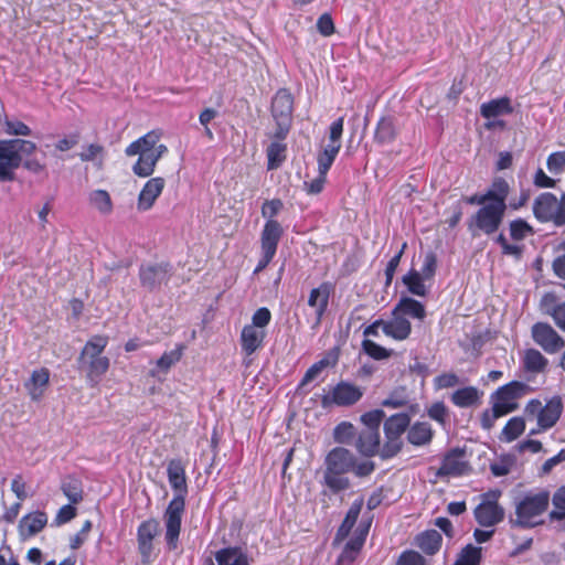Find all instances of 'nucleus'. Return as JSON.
Segmentation results:
<instances>
[{
	"label": "nucleus",
	"instance_id": "obj_5",
	"mask_svg": "<svg viewBox=\"0 0 565 565\" xmlns=\"http://www.w3.org/2000/svg\"><path fill=\"white\" fill-rule=\"evenodd\" d=\"M324 483L333 492L347 490L350 480L344 475L352 470L354 456L345 448L335 447L330 450L324 460Z\"/></svg>",
	"mask_w": 565,
	"mask_h": 565
},
{
	"label": "nucleus",
	"instance_id": "obj_15",
	"mask_svg": "<svg viewBox=\"0 0 565 565\" xmlns=\"http://www.w3.org/2000/svg\"><path fill=\"white\" fill-rule=\"evenodd\" d=\"M532 339L548 354L557 353L564 347L563 338L548 323L532 326Z\"/></svg>",
	"mask_w": 565,
	"mask_h": 565
},
{
	"label": "nucleus",
	"instance_id": "obj_64",
	"mask_svg": "<svg viewBox=\"0 0 565 565\" xmlns=\"http://www.w3.org/2000/svg\"><path fill=\"white\" fill-rule=\"evenodd\" d=\"M565 461V449H561L559 452L543 462L540 468V476L548 475L558 463Z\"/></svg>",
	"mask_w": 565,
	"mask_h": 565
},
{
	"label": "nucleus",
	"instance_id": "obj_13",
	"mask_svg": "<svg viewBox=\"0 0 565 565\" xmlns=\"http://www.w3.org/2000/svg\"><path fill=\"white\" fill-rule=\"evenodd\" d=\"M486 497L492 495V500H483L481 503H479L475 511V519L476 521L484 527H491L495 524L500 523L504 519V510L503 508L497 502L500 492L495 491L492 493L484 494Z\"/></svg>",
	"mask_w": 565,
	"mask_h": 565
},
{
	"label": "nucleus",
	"instance_id": "obj_35",
	"mask_svg": "<svg viewBox=\"0 0 565 565\" xmlns=\"http://www.w3.org/2000/svg\"><path fill=\"white\" fill-rule=\"evenodd\" d=\"M411 416L407 413H398L390 416L384 423V434L401 437L409 428Z\"/></svg>",
	"mask_w": 565,
	"mask_h": 565
},
{
	"label": "nucleus",
	"instance_id": "obj_7",
	"mask_svg": "<svg viewBox=\"0 0 565 565\" xmlns=\"http://www.w3.org/2000/svg\"><path fill=\"white\" fill-rule=\"evenodd\" d=\"M533 212L537 220L565 225V193L558 200L552 193H542L535 199Z\"/></svg>",
	"mask_w": 565,
	"mask_h": 565
},
{
	"label": "nucleus",
	"instance_id": "obj_10",
	"mask_svg": "<svg viewBox=\"0 0 565 565\" xmlns=\"http://www.w3.org/2000/svg\"><path fill=\"white\" fill-rule=\"evenodd\" d=\"M172 276V266L169 262L141 264L138 270L140 285L152 292L168 285Z\"/></svg>",
	"mask_w": 565,
	"mask_h": 565
},
{
	"label": "nucleus",
	"instance_id": "obj_3",
	"mask_svg": "<svg viewBox=\"0 0 565 565\" xmlns=\"http://www.w3.org/2000/svg\"><path fill=\"white\" fill-rule=\"evenodd\" d=\"M161 137L162 131L154 129L127 146L126 156H139L132 166L135 175L148 178L153 174L158 161L168 152V147L160 142Z\"/></svg>",
	"mask_w": 565,
	"mask_h": 565
},
{
	"label": "nucleus",
	"instance_id": "obj_45",
	"mask_svg": "<svg viewBox=\"0 0 565 565\" xmlns=\"http://www.w3.org/2000/svg\"><path fill=\"white\" fill-rule=\"evenodd\" d=\"M340 149L334 146H326L317 156L318 173L328 174Z\"/></svg>",
	"mask_w": 565,
	"mask_h": 565
},
{
	"label": "nucleus",
	"instance_id": "obj_43",
	"mask_svg": "<svg viewBox=\"0 0 565 565\" xmlns=\"http://www.w3.org/2000/svg\"><path fill=\"white\" fill-rule=\"evenodd\" d=\"M524 429H525L524 419L522 417H512L504 425V427L501 431V439L504 441H508V443L513 441L519 436L522 435Z\"/></svg>",
	"mask_w": 565,
	"mask_h": 565
},
{
	"label": "nucleus",
	"instance_id": "obj_24",
	"mask_svg": "<svg viewBox=\"0 0 565 565\" xmlns=\"http://www.w3.org/2000/svg\"><path fill=\"white\" fill-rule=\"evenodd\" d=\"M358 451L365 457H373L380 451V431L361 429L355 440Z\"/></svg>",
	"mask_w": 565,
	"mask_h": 565
},
{
	"label": "nucleus",
	"instance_id": "obj_32",
	"mask_svg": "<svg viewBox=\"0 0 565 565\" xmlns=\"http://www.w3.org/2000/svg\"><path fill=\"white\" fill-rule=\"evenodd\" d=\"M511 113V100L508 97L491 99L488 103H483L480 107V114L486 119L509 115Z\"/></svg>",
	"mask_w": 565,
	"mask_h": 565
},
{
	"label": "nucleus",
	"instance_id": "obj_34",
	"mask_svg": "<svg viewBox=\"0 0 565 565\" xmlns=\"http://www.w3.org/2000/svg\"><path fill=\"white\" fill-rule=\"evenodd\" d=\"M523 391V384L513 381L499 387L492 395L491 401H498L510 405H518L516 399Z\"/></svg>",
	"mask_w": 565,
	"mask_h": 565
},
{
	"label": "nucleus",
	"instance_id": "obj_62",
	"mask_svg": "<svg viewBox=\"0 0 565 565\" xmlns=\"http://www.w3.org/2000/svg\"><path fill=\"white\" fill-rule=\"evenodd\" d=\"M530 232V224L523 220H515L510 224V234L511 237L515 241H520L524 238Z\"/></svg>",
	"mask_w": 565,
	"mask_h": 565
},
{
	"label": "nucleus",
	"instance_id": "obj_48",
	"mask_svg": "<svg viewBox=\"0 0 565 565\" xmlns=\"http://www.w3.org/2000/svg\"><path fill=\"white\" fill-rule=\"evenodd\" d=\"M403 446V441L401 437L385 435V443L383 446H380L379 455L383 459H390L396 456Z\"/></svg>",
	"mask_w": 565,
	"mask_h": 565
},
{
	"label": "nucleus",
	"instance_id": "obj_44",
	"mask_svg": "<svg viewBox=\"0 0 565 565\" xmlns=\"http://www.w3.org/2000/svg\"><path fill=\"white\" fill-rule=\"evenodd\" d=\"M482 548L472 544L466 545L458 555L456 565H480Z\"/></svg>",
	"mask_w": 565,
	"mask_h": 565
},
{
	"label": "nucleus",
	"instance_id": "obj_37",
	"mask_svg": "<svg viewBox=\"0 0 565 565\" xmlns=\"http://www.w3.org/2000/svg\"><path fill=\"white\" fill-rule=\"evenodd\" d=\"M422 274L412 268L406 275L403 276L402 281L406 286L407 290L418 297H426L428 295V288L426 287Z\"/></svg>",
	"mask_w": 565,
	"mask_h": 565
},
{
	"label": "nucleus",
	"instance_id": "obj_14",
	"mask_svg": "<svg viewBox=\"0 0 565 565\" xmlns=\"http://www.w3.org/2000/svg\"><path fill=\"white\" fill-rule=\"evenodd\" d=\"M505 207L495 205L493 203H487L480 207L473 216L476 227L483 233L490 235L498 231L500 227Z\"/></svg>",
	"mask_w": 565,
	"mask_h": 565
},
{
	"label": "nucleus",
	"instance_id": "obj_53",
	"mask_svg": "<svg viewBox=\"0 0 565 565\" xmlns=\"http://www.w3.org/2000/svg\"><path fill=\"white\" fill-rule=\"evenodd\" d=\"M546 166L552 174H561L565 170V151H556L548 156Z\"/></svg>",
	"mask_w": 565,
	"mask_h": 565
},
{
	"label": "nucleus",
	"instance_id": "obj_4",
	"mask_svg": "<svg viewBox=\"0 0 565 565\" xmlns=\"http://www.w3.org/2000/svg\"><path fill=\"white\" fill-rule=\"evenodd\" d=\"M109 338L106 334L92 335L77 358L78 369L84 372L89 387H96L110 367V359L104 354Z\"/></svg>",
	"mask_w": 565,
	"mask_h": 565
},
{
	"label": "nucleus",
	"instance_id": "obj_40",
	"mask_svg": "<svg viewBox=\"0 0 565 565\" xmlns=\"http://www.w3.org/2000/svg\"><path fill=\"white\" fill-rule=\"evenodd\" d=\"M89 203L102 214L108 215L114 210L110 194L106 190H94L88 196Z\"/></svg>",
	"mask_w": 565,
	"mask_h": 565
},
{
	"label": "nucleus",
	"instance_id": "obj_41",
	"mask_svg": "<svg viewBox=\"0 0 565 565\" xmlns=\"http://www.w3.org/2000/svg\"><path fill=\"white\" fill-rule=\"evenodd\" d=\"M509 193V184L503 178H497L493 180L491 188L487 191V195H490L489 203L495 205L501 204L502 207L507 209L505 199Z\"/></svg>",
	"mask_w": 565,
	"mask_h": 565
},
{
	"label": "nucleus",
	"instance_id": "obj_21",
	"mask_svg": "<svg viewBox=\"0 0 565 565\" xmlns=\"http://www.w3.org/2000/svg\"><path fill=\"white\" fill-rule=\"evenodd\" d=\"M50 383V371L46 367H40L31 373L30 379L24 383V387L34 402H39L44 396V393Z\"/></svg>",
	"mask_w": 565,
	"mask_h": 565
},
{
	"label": "nucleus",
	"instance_id": "obj_50",
	"mask_svg": "<svg viewBox=\"0 0 565 565\" xmlns=\"http://www.w3.org/2000/svg\"><path fill=\"white\" fill-rule=\"evenodd\" d=\"M559 303L554 292H545L540 299L539 309L543 315L553 317Z\"/></svg>",
	"mask_w": 565,
	"mask_h": 565
},
{
	"label": "nucleus",
	"instance_id": "obj_36",
	"mask_svg": "<svg viewBox=\"0 0 565 565\" xmlns=\"http://www.w3.org/2000/svg\"><path fill=\"white\" fill-rule=\"evenodd\" d=\"M338 362V353H328L324 358L315 362L305 373L299 386H305L313 381L324 369L334 366Z\"/></svg>",
	"mask_w": 565,
	"mask_h": 565
},
{
	"label": "nucleus",
	"instance_id": "obj_8",
	"mask_svg": "<svg viewBox=\"0 0 565 565\" xmlns=\"http://www.w3.org/2000/svg\"><path fill=\"white\" fill-rule=\"evenodd\" d=\"M284 235V227L279 222H265L260 233V258L254 274L263 271L274 259L278 244Z\"/></svg>",
	"mask_w": 565,
	"mask_h": 565
},
{
	"label": "nucleus",
	"instance_id": "obj_38",
	"mask_svg": "<svg viewBox=\"0 0 565 565\" xmlns=\"http://www.w3.org/2000/svg\"><path fill=\"white\" fill-rule=\"evenodd\" d=\"M267 170L278 169L287 159V143L270 141L266 148Z\"/></svg>",
	"mask_w": 565,
	"mask_h": 565
},
{
	"label": "nucleus",
	"instance_id": "obj_33",
	"mask_svg": "<svg viewBox=\"0 0 565 565\" xmlns=\"http://www.w3.org/2000/svg\"><path fill=\"white\" fill-rule=\"evenodd\" d=\"M443 536L436 530H427L416 537L417 546L427 555H435L441 547Z\"/></svg>",
	"mask_w": 565,
	"mask_h": 565
},
{
	"label": "nucleus",
	"instance_id": "obj_2",
	"mask_svg": "<svg viewBox=\"0 0 565 565\" xmlns=\"http://www.w3.org/2000/svg\"><path fill=\"white\" fill-rule=\"evenodd\" d=\"M168 481L174 490V495L169 502L163 521L166 526L164 540L169 551L179 547L182 518L185 511V497L188 494L185 467L180 459H171L167 467Z\"/></svg>",
	"mask_w": 565,
	"mask_h": 565
},
{
	"label": "nucleus",
	"instance_id": "obj_61",
	"mask_svg": "<svg viewBox=\"0 0 565 565\" xmlns=\"http://www.w3.org/2000/svg\"><path fill=\"white\" fill-rule=\"evenodd\" d=\"M445 213L448 214V217L445 221V223L448 225V227L449 228L456 227L462 217L461 202L457 201L449 209H447L445 211Z\"/></svg>",
	"mask_w": 565,
	"mask_h": 565
},
{
	"label": "nucleus",
	"instance_id": "obj_26",
	"mask_svg": "<svg viewBox=\"0 0 565 565\" xmlns=\"http://www.w3.org/2000/svg\"><path fill=\"white\" fill-rule=\"evenodd\" d=\"M217 565H250L247 552L241 546H227L215 553Z\"/></svg>",
	"mask_w": 565,
	"mask_h": 565
},
{
	"label": "nucleus",
	"instance_id": "obj_12",
	"mask_svg": "<svg viewBox=\"0 0 565 565\" xmlns=\"http://www.w3.org/2000/svg\"><path fill=\"white\" fill-rule=\"evenodd\" d=\"M159 521L154 518L142 521L137 527L138 552L145 565H150L153 559V542L159 534Z\"/></svg>",
	"mask_w": 565,
	"mask_h": 565
},
{
	"label": "nucleus",
	"instance_id": "obj_49",
	"mask_svg": "<svg viewBox=\"0 0 565 565\" xmlns=\"http://www.w3.org/2000/svg\"><path fill=\"white\" fill-rule=\"evenodd\" d=\"M406 247H407V243L404 242L402 244L399 250L386 264V267H385V270H384V276H385L384 285H385V287H390L392 285L395 271H396V269H397V267H398V265L401 263L402 256H403Z\"/></svg>",
	"mask_w": 565,
	"mask_h": 565
},
{
	"label": "nucleus",
	"instance_id": "obj_28",
	"mask_svg": "<svg viewBox=\"0 0 565 565\" xmlns=\"http://www.w3.org/2000/svg\"><path fill=\"white\" fill-rule=\"evenodd\" d=\"M362 507H363L362 499H358L352 502L351 507L349 508V510L345 514L344 520L342 521V523L340 524V526L337 530L334 541H333L334 544L342 542L343 540H345L349 536L352 527L356 523V520L361 513Z\"/></svg>",
	"mask_w": 565,
	"mask_h": 565
},
{
	"label": "nucleus",
	"instance_id": "obj_52",
	"mask_svg": "<svg viewBox=\"0 0 565 565\" xmlns=\"http://www.w3.org/2000/svg\"><path fill=\"white\" fill-rule=\"evenodd\" d=\"M395 565H426L425 557L414 550L403 551Z\"/></svg>",
	"mask_w": 565,
	"mask_h": 565
},
{
	"label": "nucleus",
	"instance_id": "obj_51",
	"mask_svg": "<svg viewBox=\"0 0 565 565\" xmlns=\"http://www.w3.org/2000/svg\"><path fill=\"white\" fill-rule=\"evenodd\" d=\"M284 203L280 199L266 200L262 205V215L266 222H278L275 217L282 210Z\"/></svg>",
	"mask_w": 565,
	"mask_h": 565
},
{
	"label": "nucleus",
	"instance_id": "obj_6",
	"mask_svg": "<svg viewBox=\"0 0 565 565\" xmlns=\"http://www.w3.org/2000/svg\"><path fill=\"white\" fill-rule=\"evenodd\" d=\"M363 388L348 381H340L320 396V405L324 409L333 406L350 407L363 396Z\"/></svg>",
	"mask_w": 565,
	"mask_h": 565
},
{
	"label": "nucleus",
	"instance_id": "obj_57",
	"mask_svg": "<svg viewBox=\"0 0 565 565\" xmlns=\"http://www.w3.org/2000/svg\"><path fill=\"white\" fill-rule=\"evenodd\" d=\"M437 270V256L433 252H428L425 255L422 270L419 271L424 278L427 280L434 278Z\"/></svg>",
	"mask_w": 565,
	"mask_h": 565
},
{
	"label": "nucleus",
	"instance_id": "obj_46",
	"mask_svg": "<svg viewBox=\"0 0 565 565\" xmlns=\"http://www.w3.org/2000/svg\"><path fill=\"white\" fill-rule=\"evenodd\" d=\"M184 345L178 344L177 348L172 351L164 352L157 360V367L162 372H168L170 367L179 362L183 355Z\"/></svg>",
	"mask_w": 565,
	"mask_h": 565
},
{
	"label": "nucleus",
	"instance_id": "obj_47",
	"mask_svg": "<svg viewBox=\"0 0 565 565\" xmlns=\"http://www.w3.org/2000/svg\"><path fill=\"white\" fill-rule=\"evenodd\" d=\"M554 509L550 512V520L565 519V486L559 487L552 498Z\"/></svg>",
	"mask_w": 565,
	"mask_h": 565
},
{
	"label": "nucleus",
	"instance_id": "obj_55",
	"mask_svg": "<svg viewBox=\"0 0 565 565\" xmlns=\"http://www.w3.org/2000/svg\"><path fill=\"white\" fill-rule=\"evenodd\" d=\"M385 413L382 409H374L362 415L361 419L365 424L364 429L380 431V425Z\"/></svg>",
	"mask_w": 565,
	"mask_h": 565
},
{
	"label": "nucleus",
	"instance_id": "obj_11",
	"mask_svg": "<svg viewBox=\"0 0 565 565\" xmlns=\"http://www.w3.org/2000/svg\"><path fill=\"white\" fill-rule=\"evenodd\" d=\"M470 462L466 459L465 448L455 447L449 449L441 458V463L435 476L439 479L458 478L471 472Z\"/></svg>",
	"mask_w": 565,
	"mask_h": 565
},
{
	"label": "nucleus",
	"instance_id": "obj_42",
	"mask_svg": "<svg viewBox=\"0 0 565 565\" xmlns=\"http://www.w3.org/2000/svg\"><path fill=\"white\" fill-rule=\"evenodd\" d=\"M361 347H362V351L369 358H371L375 361H383V360L390 359L394 353L393 350L386 349L370 339H363Z\"/></svg>",
	"mask_w": 565,
	"mask_h": 565
},
{
	"label": "nucleus",
	"instance_id": "obj_22",
	"mask_svg": "<svg viewBox=\"0 0 565 565\" xmlns=\"http://www.w3.org/2000/svg\"><path fill=\"white\" fill-rule=\"evenodd\" d=\"M294 111V96L287 88L276 92L271 100V115L274 119L291 120Z\"/></svg>",
	"mask_w": 565,
	"mask_h": 565
},
{
	"label": "nucleus",
	"instance_id": "obj_59",
	"mask_svg": "<svg viewBox=\"0 0 565 565\" xmlns=\"http://www.w3.org/2000/svg\"><path fill=\"white\" fill-rule=\"evenodd\" d=\"M11 142L17 156H21V159L29 158L36 150V145L30 140L12 139Z\"/></svg>",
	"mask_w": 565,
	"mask_h": 565
},
{
	"label": "nucleus",
	"instance_id": "obj_16",
	"mask_svg": "<svg viewBox=\"0 0 565 565\" xmlns=\"http://www.w3.org/2000/svg\"><path fill=\"white\" fill-rule=\"evenodd\" d=\"M334 292V285L331 281H323L312 288L308 297V306L315 310L316 324H320L326 315L331 295Z\"/></svg>",
	"mask_w": 565,
	"mask_h": 565
},
{
	"label": "nucleus",
	"instance_id": "obj_39",
	"mask_svg": "<svg viewBox=\"0 0 565 565\" xmlns=\"http://www.w3.org/2000/svg\"><path fill=\"white\" fill-rule=\"evenodd\" d=\"M61 490L72 504H77L83 500L82 481L74 476H66L62 480Z\"/></svg>",
	"mask_w": 565,
	"mask_h": 565
},
{
	"label": "nucleus",
	"instance_id": "obj_25",
	"mask_svg": "<svg viewBox=\"0 0 565 565\" xmlns=\"http://www.w3.org/2000/svg\"><path fill=\"white\" fill-rule=\"evenodd\" d=\"M367 527L365 530L359 531L356 535H354L343 547L341 554L338 557L337 564L338 565H349L353 563L359 553L361 552L365 539L367 535Z\"/></svg>",
	"mask_w": 565,
	"mask_h": 565
},
{
	"label": "nucleus",
	"instance_id": "obj_1",
	"mask_svg": "<svg viewBox=\"0 0 565 565\" xmlns=\"http://www.w3.org/2000/svg\"><path fill=\"white\" fill-rule=\"evenodd\" d=\"M427 317L426 307L423 302L408 296L401 297L391 311V319H376L364 328L363 337H379V330L394 341H405L412 334L409 318L424 321Z\"/></svg>",
	"mask_w": 565,
	"mask_h": 565
},
{
	"label": "nucleus",
	"instance_id": "obj_30",
	"mask_svg": "<svg viewBox=\"0 0 565 565\" xmlns=\"http://www.w3.org/2000/svg\"><path fill=\"white\" fill-rule=\"evenodd\" d=\"M434 437V430L431 425L427 422H415L409 425L407 430V440L413 446H425L428 445Z\"/></svg>",
	"mask_w": 565,
	"mask_h": 565
},
{
	"label": "nucleus",
	"instance_id": "obj_19",
	"mask_svg": "<svg viewBox=\"0 0 565 565\" xmlns=\"http://www.w3.org/2000/svg\"><path fill=\"white\" fill-rule=\"evenodd\" d=\"M47 514L44 511H34L23 515L18 524L20 539L26 541L35 536L47 525Z\"/></svg>",
	"mask_w": 565,
	"mask_h": 565
},
{
	"label": "nucleus",
	"instance_id": "obj_17",
	"mask_svg": "<svg viewBox=\"0 0 565 565\" xmlns=\"http://www.w3.org/2000/svg\"><path fill=\"white\" fill-rule=\"evenodd\" d=\"M166 186V180L162 177L150 178L142 186L137 199V210L140 212L149 211L153 207L157 199L161 195Z\"/></svg>",
	"mask_w": 565,
	"mask_h": 565
},
{
	"label": "nucleus",
	"instance_id": "obj_31",
	"mask_svg": "<svg viewBox=\"0 0 565 565\" xmlns=\"http://www.w3.org/2000/svg\"><path fill=\"white\" fill-rule=\"evenodd\" d=\"M482 393L475 386H466L456 390L451 394V403L460 408L476 406L480 403Z\"/></svg>",
	"mask_w": 565,
	"mask_h": 565
},
{
	"label": "nucleus",
	"instance_id": "obj_18",
	"mask_svg": "<svg viewBox=\"0 0 565 565\" xmlns=\"http://www.w3.org/2000/svg\"><path fill=\"white\" fill-rule=\"evenodd\" d=\"M21 164V156H17L11 140L0 141V181H13L14 170Z\"/></svg>",
	"mask_w": 565,
	"mask_h": 565
},
{
	"label": "nucleus",
	"instance_id": "obj_54",
	"mask_svg": "<svg viewBox=\"0 0 565 565\" xmlns=\"http://www.w3.org/2000/svg\"><path fill=\"white\" fill-rule=\"evenodd\" d=\"M344 118L339 117L330 125L329 142L327 146H334L341 149V137L343 134Z\"/></svg>",
	"mask_w": 565,
	"mask_h": 565
},
{
	"label": "nucleus",
	"instance_id": "obj_27",
	"mask_svg": "<svg viewBox=\"0 0 565 565\" xmlns=\"http://www.w3.org/2000/svg\"><path fill=\"white\" fill-rule=\"evenodd\" d=\"M518 405H510L492 401V407L484 409L480 416V425L484 430H491L497 419L510 414L515 411Z\"/></svg>",
	"mask_w": 565,
	"mask_h": 565
},
{
	"label": "nucleus",
	"instance_id": "obj_29",
	"mask_svg": "<svg viewBox=\"0 0 565 565\" xmlns=\"http://www.w3.org/2000/svg\"><path fill=\"white\" fill-rule=\"evenodd\" d=\"M397 128L393 116H383L379 119L375 131L374 141L379 145H390L397 137Z\"/></svg>",
	"mask_w": 565,
	"mask_h": 565
},
{
	"label": "nucleus",
	"instance_id": "obj_60",
	"mask_svg": "<svg viewBox=\"0 0 565 565\" xmlns=\"http://www.w3.org/2000/svg\"><path fill=\"white\" fill-rule=\"evenodd\" d=\"M270 320L271 313L269 309L266 307H262L254 312L252 317V323L249 326H255V328L264 330V328L269 324Z\"/></svg>",
	"mask_w": 565,
	"mask_h": 565
},
{
	"label": "nucleus",
	"instance_id": "obj_63",
	"mask_svg": "<svg viewBox=\"0 0 565 565\" xmlns=\"http://www.w3.org/2000/svg\"><path fill=\"white\" fill-rule=\"evenodd\" d=\"M428 416L439 424H445L447 418V407L443 402L434 403L427 411Z\"/></svg>",
	"mask_w": 565,
	"mask_h": 565
},
{
	"label": "nucleus",
	"instance_id": "obj_20",
	"mask_svg": "<svg viewBox=\"0 0 565 565\" xmlns=\"http://www.w3.org/2000/svg\"><path fill=\"white\" fill-rule=\"evenodd\" d=\"M265 338V330H259L255 328V326H244L239 337L242 352L245 355L250 356L257 350L263 348Z\"/></svg>",
	"mask_w": 565,
	"mask_h": 565
},
{
	"label": "nucleus",
	"instance_id": "obj_9",
	"mask_svg": "<svg viewBox=\"0 0 565 565\" xmlns=\"http://www.w3.org/2000/svg\"><path fill=\"white\" fill-rule=\"evenodd\" d=\"M537 412L536 427L532 428V435L552 428L559 419L563 412L562 398L557 395L545 399L543 405L541 401L532 398V415Z\"/></svg>",
	"mask_w": 565,
	"mask_h": 565
},
{
	"label": "nucleus",
	"instance_id": "obj_56",
	"mask_svg": "<svg viewBox=\"0 0 565 565\" xmlns=\"http://www.w3.org/2000/svg\"><path fill=\"white\" fill-rule=\"evenodd\" d=\"M276 128L273 134L269 135L270 141L285 142L291 127V120L288 119H275Z\"/></svg>",
	"mask_w": 565,
	"mask_h": 565
},
{
	"label": "nucleus",
	"instance_id": "obj_23",
	"mask_svg": "<svg viewBox=\"0 0 565 565\" xmlns=\"http://www.w3.org/2000/svg\"><path fill=\"white\" fill-rule=\"evenodd\" d=\"M515 510L509 516L511 527H530V494L514 497Z\"/></svg>",
	"mask_w": 565,
	"mask_h": 565
},
{
	"label": "nucleus",
	"instance_id": "obj_58",
	"mask_svg": "<svg viewBox=\"0 0 565 565\" xmlns=\"http://www.w3.org/2000/svg\"><path fill=\"white\" fill-rule=\"evenodd\" d=\"M354 436V426L351 423L342 422L334 428V439L338 443H349Z\"/></svg>",
	"mask_w": 565,
	"mask_h": 565
}]
</instances>
